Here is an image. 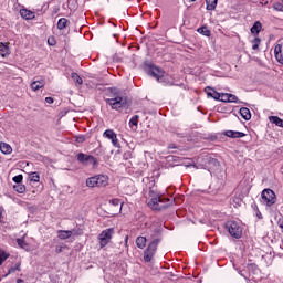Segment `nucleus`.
I'll list each match as a JSON object with an SVG mask.
<instances>
[{"label": "nucleus", "mask_w": 283, "mask_h": 283, "mask_svg": "<svg viewBox=\"0 0 283 283\" xmlns=\"http://www.w3.org/2000/svg\"><path fill=\"white\" fill-rule=\"evenodd\" d=\"M136 247L138 249H145V247H147V238L145 237H138L136 239Z\"/></svg>", "instance_id": "obj_24"}, {"label": "nucleus", "mask_w": 283, "mask_h": 283, "mask_svg": "<svg viewBox=\"0 0 283 283\" xmlns=\"http://www.w3.org/2000/svg\"><path fill=\"white\" fill-rule=\"evenodd\" d=\"M14 191H17V193H23L25 191V185L23 184H15L13 186Z\"/></svg>", "instance_id": "obj_31"}, {"label": "nucleus", "mask_w": 283, "mask_h": 283, "mask_svg": "<svg viewBox=\"0 0 283 283\" xmlns=\"http://www.w3.org/2000/svg\"><path fill=\"white\" fill-rule=\"evenodd\" d=\"M45 103H48L49 105H52V103H54V98L53 97H45Z\"/></svg>", "instance_id": "obj_44"}, {"label": "nucleus", "mask_w": 283, "mask_h": 283, "mask_svg": "<svg viewBox=\"0 0 283 283\" xmlns=\"http://www.w3.org/2000/svg\"><path fill=\"white\" fill-rule=\"evenodd\" d=\"M208 165H209V171L211 176L217 177L218 189H222L227 182V171L222 170L220 167V161L213 157H207Z\"/></svg>", "instance_id": "obj_1"}, {"label": "nucleus", "mask_w": 283, "mask_h": 283, "mask_svg": "<svg viewBox=\"0 0 283 283\" xmlns=\"http://www.w3.org/2000/svg\"><path fill=\"white\" fill-rule=\"evenodd\" d=\"M3 218V209L0 208V220Z\"/></svg>", "instance_id": "obj_49"}, {"label": "nucleus", "mask_w": 283, "mask_h": 283, "mask_svg": "<svg viewBox=\"0 0 283 283\" xmlns=\"http://www.w3.org/2000/svg\"><path fill=\"white\" fill-rule=\"evenodd\" d=\"M17 271H21V263L19 262L8 270V273L4 275V277H8V275H11V273H17Z\"/></svg>", "instance_id": "obj_28"}, {"label": "nucleus", "mask_w": 283, "mask_h": 283, "mask_svg": "<svg viewBox=\"0 0 283 283\" xmlns=\"http://www.w3.org/2000/svg\"><path fill=\"white\" fill-rule=\"evenodd\" d=\"M224 136H227L228 138H244L247 134L238 130H226Z\"/></svg>", "instance_id": "obj_15"}, {"label": "nucleus", "mask_w": 283, "mask_h": 283, "mask_svg": "<svg viewBox=\"0 0 283 283\" xmlns=\"http://www.w3.org/2000/svg\"><path fill=\"white\" fill-rule=\"evenodd\" d=\"M275 59L279 63H281V65H283V53H279L275 55Z\"/></svg>", "instance_id": "obj_41"}, {"label": "nucleus", "mask_w": 283, "mask_h": 283, "mask_svg": "<svg viewBox=\"0 0 283 283\" xmlns=\"http://www.w3.org/2000/svg\"><path fill=\"white\" fill-rule=\"evenodd\" d=\"M42 87H45V82L43 80L31 83V90H33V92H39Z\"/></svg>", "instance_id": "obj_19"}, {"label": "nucleus", "mask_w": 283, "mask_h": 283, "mask_svg": "<svg viewBox=\"0 0 283 283\" xmlns=\"http://www.w3.org/2000/svg\"><path fill=\"white\" fill-rule=\"evenodd\" d=\"M211 140H216V137H211Z\"/></svg>", "instance_id": "obj_51"}, {"label": "nucleus", "mask_w": 283, "mask_h": 283, "mask_svg": "<svg viewBox=\"0 0 283 283\" xmlns=\"http://www.w3.org/2000/svg\"><path fill=\"white\" fill-rule=\"evenodd\" d=\"M283 6H282V3H275L274 4V10H277L279 12H282L283 11Z\"/></svg>", "instance_id": "obj_42"}, {"label": "nucleus", "mask_w": 283, "mask_h": 283, "mask_svg": "<svg viewBox=\"0 0 283 283\" xmlns=\"http://www.w3.org/2000/svg\"><path fill=\"white\" fill-rule=\"evenodd\" d=\"M72 230H59L57 238L60 240H69V238H72Z\"/></svg>", "instance_id": "obj_18"}, {"label": "nucleus", "mask_w": 283, "mask_h": 283, "mask_svg": "<svg viewBox=\"0 0 283 283\" xmlns=\"http://www.w3.org/2000/svg\"><path fill=\"white\" fill-rule=\"evenodd\" d=\"M251 34H254L258 36L260 32H262V22L261 21H255L254 24L250 29Z\"/></svg>", "instance_id": "obj_16"}, {"label": "nucleus", "mask_w": 283, "mask_h": 283, "mask_svg": "<svg viewBox=\"0 0 283 283\" xmlns=\"http://www.w3.org/2000/svg\"><path fill=\"white\" fill-rule=\"evenodd\" d=\"M67 25H70V20L66 18H61L57 21V30H65V28H67Z\"/></svg>", "instance_id": "obj_21"}, {"label": "nucleus", "mask_w": 283, "mask_h": 283, "mask_svg": "<svg viewBox=\"0 0 283 283\" xmlns=\"http://www.w3.org/2000/svg\"><path fill=\"white\" fill-rule=\"evenodd\" d=\"M20 15L22 17V19H25V21H32V19L36 17L34 12L28 9H21Z\"/></svg>", "instance_id": "obj_13"}, {"label": "nucleus", "mask_w": 283, "mask_h": 283, "mask_svg": "<svg viewBox=\"0 0 283 283\" xmlns=\"http://www.w3.org/2000/svg\"><path fill=\"white\" fill-rule=\"evenodd\" d=\"M256 217L259 218V220H262V212H260L259 210L256 211Z\"/></svg>", "instance_id": "obj_47"}, {"label": "nucleus", "mask_w": 283, "mask_h": 283, "mask_svg": "<svg viewBox=\"0 0 283 283\" xmlns=\"http://www.w3.org/2000/svg\"><path fill=\"white\" fill-rule=\"evenodd\" d=\"M239 114L243 120H251V111L248 107H241Z\"/></svg>", "instance_id": "obj_17"}, {"label": "nucleus", "mask_w": 283, "mask_h": 283, "mask_svg": "<svg viewBox=\"0 0 283 283\" xmlns=\"http://www.w3.org/2000/svg\"><path fill=\"white\" fill-rule=\"evenodd\" d=\"M205 93L209 98H213L214 101H220V93H218V91H216L213 87L207 86L205 88Z\"/></svg>", "instance_id": "obj_12"}, {"label": "nucleus", "mask_w": 283, "mask_h": 283, "mask_svg": "<svg viewBox=\"0 0 283 283\" xmlns=\"http://www.w3.org/2000/svg\"><path fill=\"white\" fill-rule=\"evenodd\" d=\"M85 140H87L85 135H77V136H75V142L76 143L83 144V143H85Z\"/></svg>", "instance_id": "obj_37"}, {"label": "nucleus", "mask_w": 283, "mask_h": 283, "mask_svg": "<svg viewBox=\"0 0 283 283\" xmlns=\"http://www.w3.org/2000/svg\"><path fill=\"white\" fill-rule=\"evenodd\" d=\"M277 54H282V44H277L274 48V56L277 55Z\"/></svg>", "instance_id": "obj_40"}, {"label": "nucleus", "mask_w": 283, "mask_h": 283, "mask_svg": "<svg viewBox=\"0 0 283 283\" xmlns=\"http://www.w3.org/2000/svg\"><path fill=\"white\" fill-rule=\"evenodd\" d=\"M171 205L170 199L165 198L163 195H156L155 197L150 195V200L148 201V207L160 211V209H167Z\"/></svg>", "instance_id": "obj_3"}, {"label": "nucleus", "mask_w": 283, "mask_h": 283, "mask_svg": "<svg viewBox=\"0 0 283 283\" xmlns=\"http://www.w3.org/2000/svg\"><path fill=\"white\" fill-rule=\"evenodd\" d=\"M168 149H176V144H170V145L168 146Z\"/></svg>", "instance_id": "obj_48"}, {"label": "nucleus", "mask_w": 283, "mask_h": 283, "mask_svg": "<svg viewBox=\"0 0 283 283\" xmlns=\"http://www.w3.org/2000/svg\"><path fill=\"white\" fill-rule=\"evenodd\" d=\"M12 180L15 182V185H21L23 182V175L14 176Z\"/></svg>", "instance_id": "obj_36"}, {"label": "nucleus", "mask_w": 283, "mask_h": 283, "mask_svg": "<svg viewBox=\"0 0 283 283\" xmlns=\"http://www.w3.org/2000/svg\"><path fill=\"white\" fill-rule=\"evenodd\" d=\"M0 55H2L3 57L10 55V46H8V44L3 42H0Z\"/></svg>", "instance_id": "obj_20"}, {"label": "nucleus", "mask_w": 283, "mask_h": 283, "mask_svg": "<svg viewBox=\"0 0 283 283\" xmlns=\"http://www.w3.org/2000/svg\"><path fill=\"white\" fill-rule=\"evenodd\" d=\"M269 120L270 123H273V125H276V127H283V119L279 116H270Z\"/></svg>", "instance_id": "obj_25"}, {"label": "nucleus", "mask_w": 283, "mask_h": 283, "mask_svg": "<svg viewBox=\"0 0 283 283\" xmlns=\"http://www.w3.org/2000/svg\"><path fill=\"white\" fill-rule=\"evenodd\" d=\"M109 205H113V207H119V211H123V202H120V199H112Z\"/></svg>", "instance_id": "obj_32"}, {"label": "nucleus", "mask_w": 283, "mask_h": 283, "mask_svg": "<svg viewBox=\"0 0 283 283\" xmlns=\"http://www.w3.org/2000/svg\"><path fill=\"white\" fill-rule=\"evenodd\" d=\"M105 101L106 104L116 112H118V109L127 107V98L120 93H114L111 98H106Z\"/></svg>", "instance_id": "obj_4"}, {"label": "nucleus", "mask_w": 283, "mask_h": 283, "mask_svg": "<svg viewBox=\"0 0 283 283\" xmlns=\"http://www.w3.org/2000/svg\"><path fill=\"white\" fill-rule=\"evenodd\" d=\"M229 101H228V103H238V96H235V95H233V94H230L229 93Z\"/></svg>", "instance_id": "obj_38"}, {"label": "nucleus", "mask_w": 283, "mask_h": 283, "mask_svg": "<svg viewBox=\"0 0 283 283\" xmlns=\"http://www.w3.org/2000/svg\"><path fill=\"white\" fill-rule=\"evenodd\" d=\"M55 253H63V247L56 245Z\"/></svg>", "instance_id": "obj_45"}, {"label": "nucleus", "mask_w": 283, "mask_h": 283, "mask_svg": "<svg viewBox=\"0 0 283 283\" xmlns=\"http://www.w3.org/2000/svg\"><path fill=\"white\" fill-rule=\"evenodd\" d=\"M258 48H260V38L254 39L252 50H258Z\"/></svg>", "instance_id": "obj_39"}, {"label": "nucleus", "mask_w": 283, "mask_h": 283, "mask_svg": "<svg viewBox=\"0 0 283 283\" xmlns=\"http://www.w3.org/2000/svg\"><path fill=\"white\" fill-rule=\"evenodd\" d=\"M29 178H30L31 182H39V180H41L39 172H31L29 175Z\"/></svg>", "instance_id": "obj_33"}, {"label": "nucleus", "mask_w": 283, "mask_h": 283, "mask_svg": "<svg viewBox=\"0 0 283 283\" xmlns=\"http://www.w3.org/2000/svg\"><path fill=\"white\" fill-rule=\"evenodd\" d=\"M109 178L106 175H96L86 179V187H107Z\"/></svg>", "instance_id": "obj_5"}, {"label": "nucleus", "mask_w": 283, "mask_h": 283, "mask_svg": "<svg viewBox=\"0 0 283 283\" xmlns=\"http://www.w3.org/2000/svg\"><path fill=\"white\" fill-rule=\"evenodd\" d=\"M71 78H72V81H74V83H76L77 85H83V78L81 77L80 74H77V73H72V74H71Z\"/></svg>", "instance_id": "obj_29"}, {"label": "nucleus", "mask_w": 283, "mask_h": 283, "mask_svg": "<svg viewBox=\"0 0 283 283\" xmlns=\"http://www.w3.org/2000/svg\"><path fill=\"white\" fill-rule=\"evenodd\" d=\"M167 160H168V163H176V157L175 156H168L167 157Z\"/></svg>", "instance_id": "obj_46"}, {"label": "nucleus", "mask_w": 283, "mask_h": 283, "mask_svg": "<svg viewBox=\"0 0 283 283\" xmlns=\"http://www.w3.org/2000/svg\"><path fill=\"white\" fill-rule=\"evenodd\" d=\"M48 44H49V45H52V46H53V45H56V40H54V38H49V39H48Z\"/></svg>", "instance_id": "obj_43"}, {"label": "nucleus", "mask_w": 283, "mask_h": 283, "mask_svg": "<svg viewBox=\"0 0 283 283\" xmlns=\"http://www.w3.org/2000/svg\"><path fill=\"white\" fill-rule=\"evenodd\" d=\"M112 235H114V228H108L98 235L101 249L107 247L112 242Z\"/></svg>", "instance_id": "obj_10"}, {"label": "nucleus", "mask_w": 283, "mask_h": 283, "mask_svg": "<svg viewBox=\"0 0 283 283\" xmlns=\"http://www.w3.org/2000/svg\"><path fill=\"white\" fill-rule=\"evenodd\" d=\"M199 34H202V36H211V30L207 28V25H203L197 30Z\"/></svg>", "instance_id": "obj_26"}, {"label": "nucleus", "mask_w": 283, "mask_h": 283, "mask_svg": "<svg viewBox=\"0 0 283 283\" xmlns=\"http://www.w3.org/2000/svg\"><path fill=\"white\" fill-rule=\"evenodd\" d=\"M0 151L2 154L8 155V154H10L12 151V146H10V144L1 142L0 143Z\"/></svg>", "instance_id": "obj_22"}, {"label": "nucleus", "mask_w": 283, "mask_h": 283, "mask_svg": "<svg viewBox=\"0 0 283 283\" xmlns=\"http://www.w3.org/2000/svg\"><path fill=\"white\" fill-rule=\"evenodd\" d=\"M159 244L160 239H155L148 244L147 249L144 251V262L149 263L154 260V255H156Z\"/></svg>", "instance_id": "obj_7"}, {"label": "nucleus", "mask_w": 283, "mask_h": 283, "mask_svg": "<svg viewBox=\"0 0 283 283\" xmlns=\"http://www.w3.org/2000/svg\"><path fill=\"white\" fill-rule=\"evenodd\" d=\"M190 1H192V2H193V1H196V0H190Z\"/></svg>", "instance_id": "obj_52"}, {"label": "nucleus", "mask_w": 283, "mask_h": 283, "mask_svg": "<svg viewBox=\"0 0 283 283\" xmlns=\"http://www.w3.org/2000/svg\"><path fill=\"white\" fill-rule=\"evenodd\" d=\"M17 244L20 247V249H24V251H29L30 244L25 242V239H17Z\"/></svg>", "instance_id": "obj_27"}, {"label": "nucleus", "mask_w": 283, "mask_h": 283, "mask_svg": "<svg viewBox=\"0 0 283 283\" xmlns=\"http://www.w3.org/2000/svg\"><path fill=\"white\" fill-rule=\"evenodd\" d=\"M261 199L263 205H266V207H273L276 201L275 192L271 189H264L261 193Z\"/></svg>", "instance_id": "obj_9"}, {"label": "nucleus", "mask_w": 283, "mask_h": 283, "mask_svg": "<svg viewBox=\"0 0 283 283\" xmlns=\"http://www.w3.org/2000/svg\"><path fill=\"white\" fill-rule=\"evenodd\" d=\"M138 118H140V116L134 115L128 122L129 127H138Z\"/></svg>", "instance_id": "obj_30"}, {"label": "nucleus", "mask_w": 283, "mask_h": 283, "mask_svg": "<svg viewBox=\"0 0 283 283\" xmlns=\"http://www.w3.org/2000/svg\"><path fill=\"white\" fill-rule=\"evenodd\" d=\"M217 101H221V103H229V93H220V99Z\"/></svg>", "instance_id": "obj_35"}, {"label": "nucleus", "mask_w": 283, "mask_h": 283, "mask_svg": "<svg viewBox=\"0 0 283 283\" xmlns=\"http://www.w3.org/2000/svg\"><path fill=\"white\" fill-rule=\"evenodd\" d=\"M104 138H107L112 142L113 147H116L117 149H120V143H118V137L112 129H106L103 133Z\"/></svg>", "instance_id": "obj_11"}, {"label": "nucleus", "mask_w": 283, "mask_h": 283, "mask_svg": "<svg viewBox=\"0 0 283 283\" xmlns=\"http://www.w3.org/2000/svg\"><path fill=\"white\" fill-rule=\"evenodd\" d=\"M17 283H23V280L22 279H18Z\"/></svg>", "instance_id": "obj_50"}, {"label": "nucleus", "mask_w": 283, "mask_h": 283, "mask_svg": "<svg viewBox=\"0 0 283 283\" xmlns=\"http://www.w3.org/2000/svg\"><path fill=\"white\" fill-rule=\"evenodd\" d=\"M76 159H77V163H80V165H83L84 167H88V165L96 167L98 165V159L85 153L77 154Z\"/></svg>", "instance_id": "obj_8"}, {"label": "nucleus", "mask_w": 283, "mask_h": 283, "mask_svg": "<svg viewBox=\"0 0 283 283\" xmlns=\"http://www.w3.org/2000/svg\"><path fill=\"white\" fill-rule=\"evenodd\" d=\"M8 258H10V254L0 250V266L8 260Z\"/></svg>", "instance_id": "obj_34"}, {"label": "nucleus", "mask_w": 283, "mask_h": 283, "mask_svg": "<svg viewBox=\"0 0 283 283\" xmlns=\"http://www.w3.org/2000/svg\"><path fill=\"white\" fill-rule=\"evenodd\" d=\"M226 229L234 240L242 238V226L237 221H227Z\"/></svg>", "instance_id": "obj_6"}, {"label": "nucleus", "mask_w": 283, "mask_h": 283, "mask_svg": "<svg viewBox=\"0 0 283 283\" xmlns=\"http://www.w3.org/2000/svg\"><path fill=\"white\" fill-rule=\"evenodd\" d=\"M206 10L213 11L218 7V0H206Z\"/></svg>", "instance_id": "obj_23"}, {"label": "nucleus", "mask_w": 283, "mask_h": 283, "mask_svg": "<svg viewBox=\"0 0 283 283\" xmlns=\"http://www.w3.org/2000/svg\"><path fill=\"white\" fill-rule=\"evenodd\" d=\"M144 72L148 74V76H153V78H156L158 83H168L167 77L165 76V71L158 66H156L154 63L146 61L144 62Z\"/></svg>", "instance_id": "obj_2"}, {"label": "nucleus", "mask_w": 283, "mask_h": 283, "mask_svg": "<svg viewBox=\"0 0 283 283\" xmlns=\"http://www.w3.org/2000/svg\"><path fill=\"white\" fill-rule=\"evenodd\" d=\"M163 229L161 228H151L150 229V238L151 240H160L163 241Z\"/></svg>", "instance_id": "obj_14"}]
</instances>
